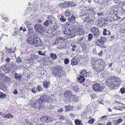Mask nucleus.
Here are the masks:
<instances>
[{
	"instance_id": "f257e3e1",
	"label": "nucleus",
	"mask_w": 125,
	"mask_h": 125,
	"mask_svg": "<svg viewBox=\"0 0 125 125\" xmlns=\"http://www.w3.org/2000/svg\"><path fill=\"white\" fill-rule=\"evenodd\" d=\"M91 63L93 66V68L96 72H101L104 69L105 64L102 60H96L93 58L91 59Z\"/></svg>"
},
{
	"instance_id": "f03ea898",
	"label": "nucleus",
	"mask_w": 125,
	"mask_h": 125,
	"mask_svg": "<svg viewBox=\"0 0 125 125\" xmlns=\"http://www.w3.org/2000/svg\"><path fill=\"white\" fill-rule=\"evenodd\" d=\"M121 82L120 78L117 77H112L110 79L106 80L107 85L111 89L116 88L119 86Z\"/></svg>"
},
{
	"instance_id": "7ed1b4c3",
	"label": "nucleus",
	"mask_w": 125,
	"mask_h": 125,
	"mask_svg": "<svg viewBox=\"0 0 125 125\" xmlns=\"http://www.w3.org/2000/svg\"><path fill=\"white\" fill-rule=\"evenodd\" d=\"M25 23L29 30V32L28 33V35H35L36 33L33 32V28L32 27L31 22L29 21H26L25 22Z\"/></svg>"
},
{
	"instance_id": "20e7f679",
	"label": "nucleus",
	"mask_w": 125,
	"mask_h": 125,
	"mask_svg": "<svg viewBox=\"0 0 125 125\" xmlns=\"http://www.w3.org/2000/svg\"><path fill=\"white\" fill-rule=\"evenodd\" d=\"M92 87L93 90L95 92H100L102 91L103 89V87L98 83L94 84L92 85Z\"/></svg>"
},
{
	"instance_id": "39448f33",
	"label": "nucleus",
	"mask_w": 125,
	"mask_h": 125,
	"mask_svg": "<svg viewBox=\"0 0 125 125\" xmlns=\"http://www.w3.org/2000/svg\"><path fill=\"white\" fill-rule=\"evenodd\" d=\"M91 31L95 37H98L100 35V31L97 28L94 27H92L91 29Z\"/></svg>"
},
{
	"instance_id": "423d86ee",
	"label": "nucleus",
	"mask_w": 125,
	"mask_h": 125,
	"mask_svg": "<svg viewBox=\"0 0 125 125\" xmlns=\"http://www.w3.org/2000/svg\"><path fill=\"white\" fill-rule=\"evenodd\" d=\"M33 45L41 49H43V46L42 42L41 41L39 40L38 41L37 39H36V41L33 44Z\"/></svg>"
},
{
	"instance_id": "0eeeda50",
	"label": "nucleus",
	"mask_w": 125,
	"mask_h": 125,
	"mask_svg": "<svg viewBox=\"0 0 125 125\" xmlns=\"http://www.w3.org/2000/svg\"><path fill=\"white\" fill-rule=\"evenodd\" d=\"M37 35V34L36 33L35 35H29L31 36L27 39V42L33 45V44L34 43V42H35L36 39V37Z\"/></svg>"
},
{
	"instance_id": "6e6552de",
	"label": "nucleus",
	"mask_w": 125,
	"mask_h": 125,
	"mask_svg": "<svg viewBox=\"0 0 125 125\" xmlns=\"http://www.w3.org/2000/svg\"><path fill=\"white\" fill-rule=\"evenodd\" d=\"M75 31L79 35H82L84 34V31L83 28L81 25H79L75 30Z\"/></svg>"
},
{
	"instance_id": "1a4fd4ad",
	"label": "nucleus",
	"mask_w": 125,
	"mask_h": 125,
	"mask_svg": "<svg viewBox=\"0 0 125 125\" xmlns=\"http://www.w3.org/2000/svg\"><path fill=\"white\" fill-rule=\"evenodd\" d=\"M37 100L35 99H33L30 101L29 105L34 109L37 108L38 106L37 103Z\"/></svg>"
},
{
	"instance_id": "9d476101",
	"label": "nucleus",
	"mask_w": 125,
	"mask_h": 125,
	"mask_svg": "<svg viewBox=\"0 0 125 125\" xmlns=\"http://www.w3.org/2000/svg\"><path fill=\"white\" fill-rule=\"evenodd\" d=\"M47 100V99L46 95H43L41 96L38 101V103L39 104V105H42L44 102H46Z\"/></svg>"
},
{
	"instance_id": "9b49d317",
	"label": "nucleus",
	"mask_w": 125,
	"mask_h": 125,
	"mask_svg": "<svg viewBox=\"0 0 125 125\" xmlns=\"http://www.w3.org/2000/svg\"><path fill=\"white\" fill-rule=\"evenodd\" d=\"M72 91H67L64 93V96L69 100H70L72 97Z\"/></svg>"
},
{
	"instance_id": "f8f14e48",
	"label": "nucleus",
	"mask_w": 125,
	"mask_h": 125,
	"mask_svg": "<svg viewBox=\"0 0 125 125\" xmlns=\"http://www.w3.org/2000/svg\"><path fill=\"white\" fill-rule=\"evenodd\" d=\"M34 27L36 31H38L39 32L42 31L44 29V27L43 26L38 24L35 25Z\"/></svg>"
},
{
	"instance_id": "ddd939ff",
	"label": "nucleus",
	"mask_w": 125,
	"mask_h": 125,
	"mask_svg": "<svg viewBox=\"0 0 125 125\" xmlns=\"http://www.w3.org/2000/svg\"><path fill=\"white\" fill-rule=\"evenodd\" d=\"M84 18L86 21H88L90 22L94 21L95 19V18L94 16L90 15L87 16H85Z\"/></svg>"
},
{
	"instance_id": "4468645a",
	"label": "nucleus",
	"mask_w": 125,
	"mask_h": 125,
	"mask_svg": "<svg viewBox=\"0 0 125 125\" xmlns=\"http://www.w3.org/2000/svg\"><path fill=\"white\" fill-rule=\"evenodd\" d=\"M71 62L73 65H76L79 62V58L77 57H74L72 59Z\"/></svg>"
},
{
	"instance_id": "2eb2a0df",
	"label": "nucleus",
	"mask_w": 125,
	"mask_h": 125,
	"mask_svg": "<svg viewBox=\"0 0 125 125\" xmlns=\"http://www.w3.org/2000/svg\"><path fill=\"white\" fill-rule=\"evenodd\" d=\"M61 69L60 68H55L54 69V71L53 73V75L56 76H60L61 74Z\"/></svg>"
},
{
	"instance_id": "dca6fc26",
	"label": "nucleus",
	"mask_w": 125,
	"mask_h": 125,
	"mask_svg": "<svg viewBox=\"0 0 125 125\" xmlns=\"http://www.w3.org/2000/svg\"><path fill=\"white\" fill-rule=\"evenodd\" d=\"M42 119L44 122L47 123L51 122L53 120L52 118L46 116H43L42 117Z\"/></svg>"
},
{
	"instance_id": "f3484780",
	"label": "nucleus",
	"mask_w": 125,
	"mask_h": 125,
	"mask_svg": "<svg viewBox=\"0 0 125 125\" xmlns=\"http://www.w3.org/2000/svg\"><path fill=\"white\" fill-rule=\"evenodd\" d=\"M0 79L1 80H4L5 82H9L10 80V79L8 77L5 76L3 74H0Z\"/></svg>"
},
{
	"instance_id": "a211bd4d",
	"label": "nucleus",
	"mask_w": 125,
	"mask_h": 125,
	"mask_svg": "<svg viewBox=\"0 0 125 125\" xmlns=\"http://www.w3.org/2000/svg\"><path fill=\"white\" fill-rule=\"evenodd\" d=\"M91 74V72H87L85 70H83L81 73V75H83L86 77H87L89 76Z\"/></svg>"
},
{
	"instance_id": "6ab92c4d",
	"label": "nucleus",
	"mask_w": 125,
	"mask_h": 125,
	"mask_svg": "<svg viewBox=\"0 0 125 125\" xmlns=\"http://www.w3.org/2000/svg\"><path fill=\"white\" fill-rule=\"evenodd\" d=\"M14 62H11L7 65V67H6V70H9L12 69V67L14 66Z\"/></svg>"
},
{
	"instance_id": "aec40b11",
	"label": "nucleus",
	"mask_w": 125,
	"mask_h": 125,
	"mask_svg": "<svg viewBox=\"0 0 125 125\" xmlns=\"http://www.w3.org/2000/svg\"><path fill=\"white\" fill-rule=\"evenodd\" d=\"M79 98V97L75 95L73 96L72 98V97L70 100L75 102H77Z\"/></svg>"
},
{
	"instance_id": "412c9836",
	"label": "nucleus",
	"mask_w": 125,
	"mask_h": 125,
	"mask_svg": "<svg viewBox=\"0 0 125 125\" xmlns=\"http://www.w3.org/2000/svg\"><path fill=\"white\" fill-rule=\"evenodd\" d=\"M75 17L74 16H72L71 17L69 18L68 20V21L71 23H73L75 22Z\"/></svg>"
},
{
	"instance_id": "4be33fe9",
	"label": "nucleus",
	"mask_w": 125,
	"mask_h": 125,
	"mask_svg": "<svg viewBox=\"0 0 125 125\" xmlns=\"http://www.w3.org/2000/svg\"><path fill=\"white\" fill-rule=\"evenodd\" d=\"M95 44L99 46H102L104 44L103 42H102L100 39L97 40Z\"/></svg>"
},
{
	"instance_id": "5701e85b",
	"label": "nucleus",
	"mask_w": 125,
	"mask_h": 125,
	"mask_svg": "<svg viewBox=\"0 0 125 125\" xmlns=\"http://www.w3.org/2000/svg\"><path fill=\"white\" fill-rule=\"evenodd\" d=\"M53 18L52 16L49 17L48 19L47 20L50 24H52L53 23Z\"/></svg>"
},
{
	"instance_id": "b1692460",
	"label": "nucleus",
	"mask_w": 125,
	"mask_h": 125,
	"mask_svg": "<svg viewBox=\"0 0 125 125\" xmlns=\"http://www.w3.org/2000/svg\"><path fill=\"white\" fill-rule=\"evenodd\" d=\"M103 33V34L104 35H106L108 34V35H110V32L105 29H104V31Z\"/></svg>"
},
{
	"instance_id": "393cba45",
	"label": "nucleus",
	"mask_w": 125,
	"mask_h": 125,
	"mask_svg": "<svg viewBox=\"0 0 125 125\" xmlns=\"http://www.w3.org/2000/svg\"><path fill=\"white\" fill-rule=\"evenodd\" d=\"M71 46L72 47V50L73 51H75L76 47L74 43V42H72L71 44Z\"/></svg>"
},
{
	"instance_id": "a878e982",
	"label": "nucleus",
	"mask_w": 125,
	"mask_h": 125,
	"mask_svg": "<svg viewBox=\"0 0 125 125\" xmlns=\"http://www.w3.org/2000/svg\"><path fill=\"white\" fill-rule=\"evenodd\" d=\"M50 56L52 59L54 60H55L57 58V56L56 55L53 53H51L50 54Z\"/></svg>"
},
{
	"instance_id": "bb28decb",
	"label": "nucleus",
	"mask_w": 125,
	"mask_h": 125,
	"mask_svg": "<svg viewBox=\"0 0 125 125\" xmlns=\"http://www.w3.org/2000/svg\"><path fill=\"white\" fill-rule=\"evenodd\" d=\"M50 85V83L47 81H45L43 82V85L44 87L47 88Z\"/></svg>"
},
{
	"instance_id": "cd10ccee",
	"label": "nucleus",
	"mask_w": 125,
	"mask_h": 125,
	"mask_svg": "<svg viewBox=\"0 0 125 125\" xmlns=\"http://www.w3.org/2000/svg\"><path fill=\"white\" fill-rule=\"evenodd\" d=\"M79 76L80 77H79L78 79L80 82L81 83L84 82L85 79L84 78V76L80 75H79Z\"/></svg>"
},
{
	"instance_id": "c85d7f7f",
	"label": "nucleus",
	"mask_w": 125,
	"mask_h": 125,
	"mask_svg": "<svg viewBox=\"0 0 125 125\" xmlns=\"http://www.w3.org/2000/svg\"><path fill=\"white\" fill-rule=\"evenodd\" d=\"M15 78L16 79H19V80H21V78H22V76L21 75L17 73H16L15 75Z\"/></svg>"
},
{
	"instance_id": "c756f323",
	"label": "nucleus",
	"mask_w": 125,
	"mask_h": 125,
	"mask_svg": "<svg viewBox=\"0 0 125 125\" xmlns=\"http://www.w3.org/2000/svg\"><path fill=\"white\" fill-rule=\"evenodd\" d=\"M6 94L0 92V98H3L6 97Z\"/></svg>"
},
{
	"instance_id": "7c9ffc66",
	"label": "nucleus",
	"mask_w": 125,
	"mask_h": 125,
	"mask_svg": "<svg viewBox=\"0 0 125 125\" xmlns=\"http://www.w3.org/2000/svg\"><path fill=\"white\" fill-rule=\"evenodd\" d=\"M71 30L69 29H68L67 30H65V31L64 32L66 35H68L69 37V35H70V32H71Z\"/></svg>"
},
{
	"instance_id": "2f4dec72",
	"label": "nucleus",
	"mask_w": 125,
	"mask_h": 125,
	"mask_svg": "<svg viewBox=\"0 0 125 125\" xmlns=\"http://www.w3.org/2000/svg\"><path fill=\"white\" fill-rule=\"evenodd\" d=\"M70 35H69V37L71 38L74 37L75 36V34L73 32V31L72 30H71V32H70Z\"/></svg>"
},
{
	"instance_id": "473e14b6",
	"label": "nucleus",
	"mask_w": 125,
	"mask_h": 125,
	"mask_svg": "<svg viewBox=\"0 0 125 125\" xmlns=\"http://www.w3.org/2000/svg\"><path fill=\"white\" fill-rule=\"evenodd\" d=\"M16 62L17 63H21L22 60L21 58L18 57L17 58Z\"/></svg>"
},
{
	"instance_id": "72a5a7b5",
	"label": "nucleus",
	"mask_w": 125,
	"mask_h": 125,
	"mask_svg": "<svg viewBox=\"0 0 125 125\" xmlns=\"http://www.w3.org/2000/svg\"><path fill=\"white\" fill-rule=\"evenodd\" d=\"M6 118H13V115H11L10 113H8L6 114Z\"/></svg>"
},
{
	"instance_id": "f704fd0d",
	"label": "nucleus",
	"mask_w": 125,
	"mask_h": 125,
	"mask_svg": "<svg viewBox=\"0 0 125 125\" xmlns=\"http://www.w3.org/2000/svg\"><path fill=\"white\" fill-rule=\"evenodd\" d=\"M75 123L76 125H82V124H81V121L78 119H76L75 121Z\"/></svg>"
},
{
	"instance_id": "c9c22d12",
	"label": "nucleus",
	"mask_w": 125,
	"mask_h": 125,
	"mask_svg": "<svg viewBox=\"0 0 125 125\" xmlns=\"http://www.w3.org/2000/svg\"><path fill=\"white\" fill-rule=\"evenodd\" d=\"M32 59L33 60H35L38 57V56L35 54H32L31 55Z\"/></svg>"
},
{
	"instance_id": "e433bc0d",
	"label": "nucleus",
	"mask_w": 125,
	"mask_h": 125,
	"mask_svg": "<svg viewBox=\"0 0 125 125\" xmlns=\"http://www.w3.org/2000/svg\"><path fill=\"white\" fill-rule=\"evenodd\" d=\"M76 6L75 4L73 2L69 1V6L70 7H74Z\"/></svg>"
},
{
	"instance_id": "4c0bfd02",
	"label": "nucleus",
	"mask_w": 125,
	"mask_h": 125,
	"mask_svg": "<svg viewBox=\"0 0 125 125\" xmlns=\"http://www.w3.org/2000/svg\"><path fill=\"white\" fill-rule=\"evenodd\" d=\"M123 121L122 119L121 118H119L116 121V123L115 125H117L118 124L120 123Z\"/></svg>"
},
{
	"instance_id": "58836bf2",
	"label": "nucleus",
	"mask_w": 125,
	"mask_h": 125,
	"mask_svg": "<svg viewBox=\"0 0 125 125\" xmlns=\"http://www.w3.org/2000/svg\"><path fill=\"white\" fill-rule=\"evenodd\" d=\"M118 17L117 16V15H115L114 16V17H113V20L111 21H114L115 20H118Z\"/></svg>"
},
{
	"instance_id": "ea45409f",
	"label": "nucleus",
	"mask_w": 125,
	"mask_h": 125,
	"mask_svg": "<svg viewBox=\"0 0 125 125\" xmlns=\"http://www.w3.org/2000/svg\"><path fill=\"white\" fill-rule=\"evenodd\" d=\"M95 121V119L94 118H92L89 120L88 122V123L92 124H93Z\"/></svg>"
},
{
	"instance_id": "a19ab883",
	"label": "nucleus",
	"mask_w": 125,
	"mask_h": 125,
	"mask_svg": "<svg viewBox=\"0 0 125 125\" xmlns=\"http://www.w3.org/2000/svg\"><path fill=\"white\" fill-rule=\"evenodd\" d=\"M93 35L89 33L88 35V40L89 41H90L93 38Z\"/></svg>"
},
{
	"instance_id": "79ce46f5",
	"label": "nucleus",
	"mask_w": 125,
	"mask_h": 125,
	"mask_svg": "<svg viewBox=\"0 0 125 125\" xmlns=\"http://www.w3.org/2000/svg\"><path fill=\"white\" fill-rule=\"evenodd\" d=\"M71 14V12L69 11L68 10H67L65 13L66 16H70Z\"/></svg>"
},
{
	"instance_id": "37998d69",
	"label": "nucleus",
	"mask_w": 125,
	"mask_h": 125,
	"mask_svg": "<svg viewBox=\"0 0 125 125\" xmlns=\"http://www.w3.org/2000/svg\"><path fill=\"white\" fill-rule=\"evenodd\" d=\"M84 37L83 36H82V37L81 38H79L78 40V42L80 43H81L82 41H84V39L83 38Z\"/></svg>"
},
{
	"instance_id": "c03bdc74",
	"label": "nucleus",
	"mask_w": 125,
	"mask_h": 125,
	"mask_svg": "<svg viewBox=\"0 0 125 125\" xmlns=\"http://www.w3.org/2000/svg\"><path fill=\"white\" fill-rule=\"evenodd\" d=\"M100 40L102 42H103L104 43V42L106 41V39L105 37H101Z\"/></svg>"
},
{
	"instance_id": "a18cd8bd",
	"label": "nucleus",
	"mask_w": 125,
	"mask_h": 125,
	"mask_svg": "<svg viewBox=\"0 0 125 125\" xmlns=\"http://www.w3.org/2000/svg\"><path fill=\"white\" fill-rule=\"evenodd\" d=\"M5 48L7 49L6 50V51H8L9 52H11L12 53L14 52V50L12 51V49L11 48H10H10L7 49L6 47Z\"/></svg>"
},
{
	"instance_id": "49530a36",
	"label": "nucleus",
	"mask_w": 125,
	"mask_h": 125,
	"mask_svg": "<svg viewBox=\"0 0 125 125\" xmlns=\"http://www.w3.org/2000/svg\"><path fill=\"white\" fill-rule=\"evenodd\" d=\"M59 6L61 8H63L66 7V6L65 5L64 3H62L60 4Z\"/></svg>"
},
{
	"instance_id": "de8ad7c7",
	"label": "nucleus",
	"mask_w": 125,
	"mask_h": 125,
	"mask_svg": "<svg viewBox=\"0 0 125 125\" xmlns=\"http://www.w3.org/2000/svg\"><path fill=\"white\" fill-rule=\"evenodd\" d=\"M60 20L62 22H64L66 21V19L64 18V17L62 15L61 17L60 18Z\"/></svg>"
},
{
	"instance_id": "09e8293b",
	"label": "nucleus",
	"mask_w": 125,
	"mask_h": 125,
	"mask_svg": "<svg viewBox=\"0 0 125 125\" xmlns=\"http://www.w3.org/2000/svg\"><path fill=\"white\" fill-rule=\"evenodd\" d=\"M120 91L122 94L124 93H125V88L124 87L121 88L120 90Z\"/></svg>"
},
{
	"instance_id": "8fccbe9b",
	"label": "nucleus",
	"mask_w": 125,
	"mask_h": 125,
	"mask_svg": "<svg viewBox=\"0 0 125 125\" xmlns=\"http://www.w3.org/2000/svg\"><path fill=\"white\" fill-rule=\"evenodd\" d=\"M49 24V23L48 21L46 20L45 22L44 23V25L46 27H47L48 26Z\"/></svg>"
},
{
	"instance_id": "3c124183",
	"label": "nucleus",
	"mask_w": 125,
	"mask_h": 125,
	"mask_svg": "<svg viewBox=\"0 0 125 125\" xmlns=\"http://www.w3.org/2000/svg\"><path fill=\"white\" fill-rule=\"evenodd\" d=\"M64 62L65 64H68L69 62V60L67 58L65 59L64 61Z\"/></svg>"
},
{
	"instance_id": "603ef678",
	"label": "nucleus",
	"mask_w": 125,
	"mask_h": 125,
	"mask_svg": "<svg viewBox=\"0 0 125 125\" xmlns=\"http://www.w3.org/2000/svg\"><path fill=\"white\" fill-rule=\"evenodd\" d=\"M66 7H69V1H66L64 3Z\"/></svg>"
},
{
	"instance_id": "864d4df0",
	"label": "nucleus",
	"mask_w": 125,
	"mask_h": 125,
	"mask_svg": "<svg viewBox=\"0 0 125 125\" xmlns=\"http://www.w3.org/2000/svg\"><path fill=\"white\" fill-rule=\"evenodd\" d=\"M37 89L39 91H41L42 90V87L40 85H38V87L37 88Z\"/></svg>"
},
{
	"instance_id": "5fc2aeb1",
	"label": "nucleus",
	"mask_w": 125,
	"mask_h": 125,
	"mask_svg": "<svg viewBox=\"0 0 125 125\" xmlns=\"http://www.w3.org/2000/svg\"><path fill=\"white\" fill-rule=\"evenodd\" d=\"M10 59L8 57H7V58L6 59V62L7 63H8L10 62Z\"/></svg>"
},
{
	"instance_id": "6e6d98bb",
	"label": "nucleus",
	"mask_w": 125,
	"mask_h": 125,
	"mask_svg": "<svg viewBox=\"0 0 125 125\" xmlns=\"http://www.w3.org/2000/svg\"><path fill=\"white\" fill-rule=\"evenodd\" d=\"M39 109H43L45 108V106L42 105H39Z\"/></svg>"
},
{
	"instance_id": "4d7b16f0",
	"label": "nucleus",
	"mask_w": 125,
	"mask_h": 125,
	"mask_svg": "<svg viewBox=\"0 0 125 125\" xmlns=\"http://www.w3.org/2000/svg\"><path fill=\"white\" fill-rule=\"evenodd\" d=\"M120 32L123 33H124L125 32V29L121 28L120 29Z\"/></svg>"
},
{
	"instance_id": "13d9d810",
	"label": "nucleus",
	"mask_w": 125,
	"mask_h": 125,
	"mask_svg": "<svg viewBox=\"0 0 125 125\" xmlns=\"http://www.w3.org/2000/svg\"><path fill=\"white\" fill-rule=\"evenodd\" d=\"M96 95L95 94H93L91 95V97L93 99L94 98H96Z\"/></svg>"
},
{
	"instance_id": "bf43d9fd",
	"label": "nucleus",
	"mask_w": 125,
	"mask_h": 125,
	"mask_svg": "<svg viewBox=\"0 0 125 125\" xmlns=\"http://www.w3.org/2000/svg\"><path fill=\"white\" fill-rule=\"evenodd\" d=\"M2 19L4 20L6 22H8L9 21L8 18V17H4L2 18Z\"/></svg>"
},
{
	"instance_id": "052dcab7",
	"label": "nucleus",
	"mask_w": 125,
	"mask_h": 125,
	"mask_svg": "<svg viewBox=\"0 0 125 125\" xmlns=\"http://www.w3.org/2000/svg\"><path fill=\"white\" fill-rule=\"evenodd\" d=\"M65 119V117L63 116H60V118L59 119L61 120H64Z\"/></svg>"
},
{
	"instance_id": "680f3d73",
	"label": "nucleus",
	"mask_w": 125,
	"mask_h": 125,
	"mask_svg": "<svg viewBox=\"0 0 125 125\" xmlns=\"http://www.w3.org/2000/svg\"><path fill=\"white\" fill-rule=\"evenodd\" d=\"M65 107L66 111H68L70 110V108L67 106H65Z\"/></svg>"
},
{
	"instance_id": "e2e57ef3",
	"label": "nucleus",
	"mask_w": 125,
	"mask_h": 125,
	"mask_svg": "<svg viewBox=\"0 0 125 125\" xmlns=\"http://www.w3.org/2000/svg\"><path fill=\"white\" fill-rule=\"evenodd\" d=\"M63 109L61 108L57 110V111L59 112H63Z\"/></svg>"
},
{
	"instance_id": "0e129e2a",
	"label": "nucleus",
	"mask_w": 125,
	"mask_h": 125,
	"mask_svg": "<svg viewBox=\"0 0 125 125\" xmlns=\"http://www.w3.org/2000/svg\"><path fill=\"white\" fill-rule=\"evenodd\" d=\"M31 91H32V92L33 93H36V92L35 91V87L33 88L31 90Z\"/></svg>"
},
{
	"instance_id": "69168bd1",
	"label": "nucleus",
	"mask_w": 125,
	"mask_h": 125,
	"mask_svg": "<svg viewBox=\"0 0 125 125\" xmlns=\"http://www.w3.org/2000/svg\"><path fill=\"white\" fill-rule=\"evenodd\" d=\"M73 90L75 91H78V87H76L75 88H73Z\"/></svg>"
},
{
	"instance_id": "338daca9",
	"label": "nucleus",
	"mask_w": 125,
	"mask_h": 125,
	"mask_svg": "<svg viewBox=\"0 0 125 125\" xmlns=\"http://www.w3.org/2000/svg\"><path fill=\"white\" fill-rule=\"evenodd\" d=\"M107 117V116L106 115H105L102 116L101 117V119H106Z\"/></svg>"
},
{
	"instance_id": "774afa93",
	"label": "nucleus",
	"mask_w": 125,
	"mask_h": 125,
	"mask_svg": "<svg viewBox=\"0 0 125 125\" xmlns=\"http://www.w3.org/2000/svg\"><path fill=\"white\" fill-rule=\"evenodd\" d=\"M98 1L99 3L101 4L103 2V0H99Z\"/></svg>"
}]
</instances>
